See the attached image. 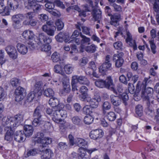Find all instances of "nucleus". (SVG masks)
Wrapping results in <instances>:
<instances>
[{"label": "nucleus", "mask_w": 159, "mask_h": 159, "mask_svg": "<svg viewBox=\"0 0 159 159\" xmlns=\"http://www.w3.org/2000/svg\"><path fill=\"white\" fill-rule=\"evenodd\" d=\"M24 131L22 132L26 137L31 136L33 132V128L30 125H25L24 127Z\"/></svg>", "instance_id": "21"}, {"label": "nucleus", "mask_w": 159, "mask_h": 159, "mask_svg": "<svg viewBox=\"0 0 159 159\" xmlns=\"http://www.w3.org/2000/svg\"><path fill=\"white\" fill-rule=\"evenodd\" d=\"M73 123L78 125H80L82 124V121L81 118L78 116H75L71 119Z\"/></svg>", "instance_id": "39"}, {"label": "nucleus", "mask_w": 159, "mask_h": 159, "mask_svg": "<svg viewBox=\"0 0 159 159\" xmlns=\"http://www.w3.org/2000/svg\"><path fill=\"white\" fill-rule=\"evenodd\" d=\"M91 107L88 106H85L83 108V112L85 114L90 115L92 112Z\"/></svg>", "instance_id": "49"}, {"label": "nucleus", "mask_w": 159, "mask_h": 159, "mask_svg": "<svg viewBox=\"0 0 159 159\" xmlns=\"http://www.w3.org/2000/svg\"><path fill=\"white\" fill-rule=\"evenodd\" d=\"M58 109L59 108L57 107L53 108V116L52 118V120L55 122H59V120L61 118V114Z\"/></svg>", "instance_id": "23"}, {"label": "nucleus", "mask_w": 159, "mask_h": 159, "mask_svg": "<svg viewBox=\"0 0 159 159\" xmlns=\"http://www.w3.org/2000/svg\"><path fill=\"white\" fill-rule=\"evenodd\" d=\"M154 40L153 39L149 41V44L150 45L151 48L152 52L153 54H155L156 52V47L154 43Z\"/></svg>", "instance_id": "57"}, {"label": "nucleus", "mask_w": 159, "mask_h": 159, "mask_svg": "<svg viewBox=\"0 0 159 159\" xmlns=\"http://www.w3.org/2000/svg\"><path fill=\"white\" fill-rule=\"evenodd\" d=\"M110 24L115 27L119 25V22L121 20L120 15L119 14H115L111 16Z\"/></svg>", "instance_id": "15"}, {"label": "nucleus", "mask_w": 159, "mask_h": 159, "mask_svg": "<svg viewBox=\"0 0 159 159\" xmlns=\"http://www.w3.org/2000/svg\"><path fill=\"white\" fill-rule=\"evenodd\" d=\"M39 42L37 44L42 51H49L51 47L49 44L52 42L51 38L47 36L43 33H41L39 36Z\"/></svg>", "instance_id": "3"}, {"label": "nucleus", "mask_w": 159, "mask_h": 159, "mask_svg": "<svg viewBox=\"0 0 159 159\" xmlns=\"http://www.w3.org/2000/svg\"><path fill=\"white\" fill-rule=\"evenodd\" d=\"M65 72L68 74L72 73L73 67L71 64H67L65 65L64 67Z\"/></svg>", "instance_id": "45"}, {"label": "nucleus", "mask_w": 159, "mask_h": 159, "mask_svg": "<svg viewBox=\"0 0 159 159\" xmlns=\"http://www.w3.org/2000/svg\"><path fill=\"white\" fill-rule=\"evenodd\" d=\"M107 61L103 63L99 67V72L102 74L104 73L108 70L110 69L111 67V64L109 60H106Z\"/></svg>", "instance_id": "17"}, {"label": "nucleus", "mask_w": 159, "mask_h": 159, "mask_svg": "<svg viewBox=\"0 0 159 159\" xmlns=\"http://www.w3.org/2000/svg\"><path fill=\"white\" fill-rule=\"evenodd\" d=\"M7 4L11 9L14 10L18 7V4L15 0H8Z\"/></svg>", "instance_id": "31"}, {"label": "nucleus", "mask_w": 159, "mask_h": 159, "mask_svg": "<svg viewBox=\"0 0 159 159\" xmlns=\"http://www.w3.org/2000/svg\"><path fill=\"white\" fill-rule=\"evenodd\" d=\"M101 101V98L98 93H95L93 98H87V102L89 103L90 106L93 108H96Z\"/></svg>", "instance_id": "7"}, {"label": "nucleus", "mask_w": 159, "mask_h": 159, "mask_svg": "<svg viewBox=\"0 0 159 159\" xmlns=\"http://www.w3.org/2000/svg\"><path fill=\"white\" fill-rule=\"evenodd\" d=\"M44 95L48 97H53L54 95V92L51 88H48L45 90L43 93Z\"/></svg>", "instance_id": "40"}, {"label": "nucleus", "mask_w": 159, "mask_h": 159, "mask_svg": "<svg viewBox=\"0 0 159 159\" xmlns=\"http://www.w3.org/2000/svg\"><path fill=\"white\" fill-rule=\"evenodd\" d=\"M124 56V53L122 52H118L115 54L113 56V60H123L122 57Z\"/></svg>", "instance_id": "56"}, {"label": "nucleus", "mask_w": 159, "mask_h": 159, "mask_svg": "<svg viewBox=\"0 0 159 159\" xmlns=\"http://www.w3.org/2000/svg\"><path fill=\"white\" fill-rule=\"evenodd\" d=\"M111 107V105L109 102L107 101L104 102L102 105V114L103 115H105L107 111L109 110Z\"/></svg>", "instance_id": "28"}, {"label": "nucleus", "mask_w": 159, "mask_h": 159, "mask_svg": "<svg viewBox=\"0 0 159 159\" xmlns=\"http://www.w3.org/2000/svg\"><path fill=\"white\" fill-rule=\"evenodd\" d=\"M63 85V90L65 93H69L71 91L70 84H66Z\"/></svg>", "instance_id": "60"}, {"label": "nucleus", "mask_w": 159, "mask_h": 159, "mask_svg": "<svg viewBox=\"0 0 159 159\" xmlns=\"http://www.w3.org/2000/svg\"><path fill=\"white\" fill-rule=\"evenodd\" d=\"M140 85L141 83L139 81L136 86V91L134 93V98L135 100H136L135 99V98L137 97H139V92L141 89V88L140 86Z\"/></svg>", "instance_id": "44"}, {"label": "nucleus", "mask_w": 159, "mask_h": 159, "mask_svg": "<svg viewBox=\"0 0 159 159\" xmlns=\"http://www.w3.org/2000/svg\"><path fill=\"white\" fill-rule=\"evenodd\" d=\"M136 114L139 116H141L143 115V107L140 104L137 105L135 108Z\"/></svg>", "instance_id": "36"}, {"label": "nucleus", "mask_w": 159, "mask_h": 159, "mask_svg": "<svg viewBox=\"0 0 159 159\" xmlns=\"http://www.w3.org/2000/svg\"><path fill=\"white\" fill-rule=\"evenodd\" d=\"M24 17L23 15L19 14L13 16L11 19L15 23L18 24L20 21L24 19Z\"/></svg>", "instance_id": "29"}, {"label": "nucleus", "mask_w": 159, "mask_h": 159, "mask_svg": "<svg viewBox=\"0 0 159 159\" xmlns=\"http://www.w3.org/2000/svg\"><path fill=\"white\" fill-rule=\"evenodd\" d=\"M119 96L121 101L122 100L124 105L125 106L127 105H128L127 102L129 100L128 95L126 93H123L122 94H120Z\"/></svg>", "instance_id": "32"}, {"label": "nucleus", "mask_w": 159, "mask_h": 159, "mask_svg": "<svg viewBox=\"0 0 159 159\" xmlns=\"http://www.w3.org/2000/svg\"><path fill=\"white\" fill-rule=\"evenodd\" d=\"M103 134V133L101 129H96L91 131L89 136L91 139H93L97 140L102 138Z\"/></svg>", "instance_id": "10"}, {"label": "nucleus", "mask_w": 159, "mask_h": 159, "mask_svg": "<svg viewBox=\"0 0 159 159\" xmlns=\"http://www.w3.org/2000/svg\"><path fill=\"white\" fill-rule=\"evenodd\" d=\"M105 81L101 79H98L96 80L95 82V85L98 87L103 88L105 87Z\"/></svg>", "instance_id": "46"}, {"label": "nucleus", "mask_w": 159, "mask_h": 159, "mask_svg": "<svg viewBox=\"0 0 159 159\" xmlns=\"http://www.w3.org/2000/svg\"><path fill=\"white\" fill-rule=\"evenodd\" d=\"M81 27L82 29V32L84 34L90 35V29L87 27L82 26V25L81 24Z\"/></svg>", "instance_id": "61"}, {"label": "nucleus", "mask_w": 159, "mask_h": 159, "mask_svg": "<svg viewBox=\"0 0 159 159\" xmlns=\"http://www.w3.org/2000/svg\"><path fill=\"white\" fill-rule=\"evenodd\" d=\"M20 80L16 78L12 79L11 80V84L13 87H16L20 84Z\"/></svg>", "instance_id": "48"}, {"label": "nucleus", "mask_w": 159, "mask_h": 159, "mask_svg": "<svg viewBox=\"0 0 159 159\" xmlns=\"http://www.w3.org/2000/svg\"><path fill=\"white\" fill-rule=\"evenodd\" d=\"M25 135L21 131H17L14 134V139L16 141L20 143L23 142L25 139Z\"/></svg>", "instance_id": "18"}, {"label": "nucleus", "mask_w": 159, "mask_h": 159, "mask_svg": "<svg viewBox=\"0 0 159 159\" xmlns=\"http://www.w3.org/2000/svg\"><path fill=\"white\" fill-rule=\"evenodd\" d=\"M16 47L18 51L22 54H25L28 52V49L27 47L23 44L17 43Z\"/></svg>", "instance_id": "24"}, {"label": "nucleus", "mask_w": 159, "mask_h": 159, "mask_svg": "<svg viewBox=\"0 0 159 159\" xmlns=\"http://www.w3.org/2000/svg\"><path fill=\"white\" fill-rule=\"evenodd\" d=\"M5 50L11 58L15 59L17 58V52L14 46L11 45H8L5 48Z\"/></svg>", "instance_id": "8"}, {"label": "nucleus", "mask_w": 159, "mask_h": 159, "mask_svg": "<svg viewBox=\"0 0 159 159\" xmlns=\"http://www.w3.org/2000/svg\"><path fill=\"white\" fill-rule=\"evenodd\" d=\"M42 113L41 107L39 106H38L34 110L33 114L34 119L32 124L33 126L36 127L44 124L45 122L42 119Z\"/></svg>", "instance_id": "4"}, {"label": "nucleus", "mask_w": 159, "mask_h": 159, "mask_svg": "<svg viewBox=\"0 0 159 159\" xmlns=\"http://www.w3.org/2000/svg\"><path fill=\"white\" fill-rule=\"evenodd\" d=\"M33 11L31 12H29L25 14V16L27 19V20H30L34 19L35 16V14Z\"/></svg>", "instance_id": "53"}, {"label": "nucleus", "mask_w": 159, "mask_h": 159, "mask_svg": "<svg viewBox=\"0 0 159 159\" xmlns=\"http://www.w3.org/2000/svg\"><path fill=\"white\" fill-rule=\"evenodd\" d=\"M44 134L43 133H37L34 141L36 143H40L39 147V152H38V153H39L41 155V159H49L47 155L45 154V152L44 148L48 144L51 143L52 140L50 138L44 137Z\"/></svg>", "instance_id": "2"}, {"label": "nucleus", "mask_w": 159, "mask_h": 159, "mask_svg": "<svg viewBox=\"0 0 159 159\" xmlns=\"http://www.w3.org/2000/svg\"><path fill=\"white\" fill-rule=\"evenodd\" d=\"M29 42L28 43V45L29 47L31 50L34 49L36 46V42H35L33 40V41H29Z\"/></svg>", "instance_id": "64"}, {"label": "nucleus", "mask_w": 159, "mask_h": 159, "mask_svg": "<svg viewBox=\"0 0 159 159\" xmlns=\"http://www.w3.org/2000/svg\"><path fill=\"white\" fill-rule=\"evenodd\" d=\"M143 90L145 91L146 93L148 94L150 98H152L153 93V90L152 88L151 87H148Z\"/></svg>", "instance_id": "59"}, {"label": "nucleus", "mask_w": 159, "mask_h": 159, "mask_svg": "<svg viewBox=\"0 0 159 159\" xmlns=\"http://www.w3.org/2000/svg\"><path fill=\"white\" fill-rule=\"evenodd\" d=\"M97 47L94 44L86 47L85 48V51L93 53L96 51Z\"/></svg>", "instance_id": "35"}, {"label": "nucleus", "mask_w": 159, "mask_h": 159, "mask_svg": "<svg viewBox=\"0 0 159 159\" xmlns=\"http://www.w3.org/2000/svg\"><path fill=\"white\" fill-rule=\"evenodd\" d=\"M43 86V83L42 81H40L36 82L34 87V91L35 93H38L41 90Z\"/></svg>", "instance_id": "37"}, {"label": "nucleus", "mask_w": 159, "mask_h": 159, "mask_svg": "<svg viewBox=\"0 0 159 159\" xmlns=\"http://www.w3.org/2000/svg\"><path fill=\"white\" fill-rule=\"evenodd\" d=\"M71 84L72 87V91L73 92L77 91L78 90L77 83L72 78L71 80Z\"/></svg>", "instance_id": "52"}, {"label": "nucleus", "mask_w": 159, "mask_h": 159, "mask_svg": "<svg viewBox=\"0 0 159 159\" xmlns=\"http://www.w3.org/2000/svg\"><path fill=\"white\" fill-rule=\"evenodd\" d=\"M114 48L117 50L121 49L122 47V43L121 41H117L113 43Z\"/></svg>", "instance_id": "58"}, {"label": "nucleus", "mask_w": 159, "mask_h": 159, "mask_svg": "<svg viewBox=\"0 0 159 159\" xmlns=\"http://www.w3.org/2000/svg\"><path fill=\"white\" fill-rule=\"evenodd\" d=\"M12 122V121L11 120V118L9 119L7 117H4L2 120V124L3 125L6 126L5 127H9V128L13 129L14 128L12 127V124L11 123Z\"/></svg>", "instance_id": "27"}, {"label": "nucleus", "mask_w": 159, "mask_h": 159, "mask_svg": "<svg viewBox=\"0 0 159 159\" xmlns=\"http://www.w3.org/2000/svg\"><path fill=\"white\" fill-rule=\"evenodd\" d=\"M43 31L45 32L48 35L53 36L54 34L55 30L52 27L48 26L47 25H43L42 28Z\"/></svg>", "instance_id": "25"}, {"label": "nucleus", "mask_w": 159, "mask_h": 159, "mask_svg": "<svg viewBox=\"0 0 159 159\" xmlns=\"http://www.w3.org/2000/svg\"><path fill=\"white\" fill-rule=\"evenodd\" d=\"M127 37L125 39L126 43H128L129 45L134 48V49L137 48L136 43L134 40H133L132 36L129 32H126Z\"/></svg>", "instance_id": "20"}, {"label": "nucleus", "mask_w": 159, "mask_h": 159, "mask_svg": "<svg viewBox=\"0 0 159 159\" xmlns=\"http://www.w3.org/2000/svg\"><path fill=\"white\" fill-rule=\"evenodd\" d=\"M44 134L43 133H37L34 141L36 143H40L39 147V152H38V153H39L41 155V159H49L47 155L45 154V152L44 148L48 144L51 143L52 140L50 138L44 137Z\"/></svg>", "instance_id": "1"}, {"label": "nucleus", "mask_w": 159, "mask_h": 159, "mask_svg": "<svg viewBox=\"0 0 159 159\" xmlns=\"http://www.w3.org/2000/svg\"><path fill=\"white\" fill-rule=\"evenodd\" d=\"M35 93L34 91L31 92L29 93L27 97L26 102H32L35 97Z\"/></svg>", "instance_id": "51"}, {"label": "nucleus", "mask_w": 159, "mask_h": 159, "mask_svg": "<svg viewBox=\"0 0 159 159\" xmlns=\"http://www.w3.org/2000/svg\"><path fill=\"white\" fill-rule=\"evenodd\" d=\"M55 24L57 27L58 30H61L63 28L64 24L62 21L60 19H58L55 22Z\"/></svg>", "instance_id": "47"}, {"label": "nucleus", "mask_w": 159, "mask_h": 159, "mask_svg": "<svg viewBox=\"0 0 159 159\" xmlns=\"http://www.w3.org/2000/svg\"><path fill=\"white\" fill-rule=\"evenodd\" d=\"M80 37L82 38L81 43L82 44L89 43L90 40L89 38L87 37L86 36L83 35L82 33H80Z\"/></svg>", "instance_id": "55"}, {"label": "nucleus", "mask_w": 159, "mask_h": 159, "mask_svg": "<svg viewBox=\"0 0 159 159\" xmlns=\"http://www.w3.org/2000/svg\"><path fill=\"white\" fill-rule=\"evenodd\" d=\"M27 2L25 4V8L33 11L35 13H38L42 9V6L37 3L41 2L43 0H27Z\"/></svg>", "instance_id": "5"}, {"label": "nucleus", "mask_w": 159, "mask_h": 159, "mask_svg": "<svg viewBox=\"0 0 159 159\" xmlns=\"http://www.w3.org/2000/svg\"><path fill=\"white\" fill-rule=\"evenodd\" d=\"M68 148V145L66 142H60L58 144V148L62 151L66 150Z\"/></svg>", "instance_id": "34"}, {"label": "nucleus", "mask_w": 159, "mask_h": 159, "mask_svg": "<svg viewBox=\"0 0 159 159\" xmlns=\"http://www.w3.org/2000/svg\"><path fill=\"white\" fill-rule=\"evenodd\" d=\"M110 99L111 103L115 106L117 107L120 105L121 101L119 95H115L111 94L110 96Z\"/></svg>", "instance_id": "19"}, {"label": "nucleus", "mask_w": 159, "mask_h": 159, "mask_svg": "<svg viewBox=\"0 0 159 159\" xmlns=\"http://www.w3.org/2000/svg\"><path fill=\"white\" fill-rule=\"evenodd\" d=\"M93 118L91 115H89L86 116L84 118V122L86 124L89 125L93 121Z\"/></svg>", "instance_id": "42"}, {"label": "nucleus", "mask_w": 159, "mask_h": 159, "mask_svg": "<svg viewBox=\"0 0 159 159\" xmlns=\"http://www.w3.org/2000/svg\"><path fill=\"white\" fill-rule=\"evenodd\" d=\"M15 101L19 102L22 101L26 96L25 90L23 88L19 86L15 90Z\"/></svg>", "instance_id": "6"}, {"label": "nucleus", "mask_w": 159, "mask_h": 159, "mask_svg": "<svg viewBox=\"0 0 159 159\" xmlns=\"http://www.w3.org/2000/svg\"><path fill=\"white\" fill-rule=\"evenodd\" d=\"M22 37L26 40L29 41H34L35 42V38L36 37L34 32L29 30L24 31L22 34Z\"/></svg>", "instance_id": "11"}, {"label": "nucleus", "mask_w": 159, "mask_h": 159, "mask_svg": "<svg viewBox=\"0 0 159 159\" xmlns=\"http://www.w3.org/2000/svg\"><path fill=\"white\" fill-rule=\"evenodd\" d=\"M56 40L59 42H62L64 41L67 43L69 41V36L67 33L65 32H61L55 36Z\"/></svg>", "instance_id": "12"}, {"label": "nucleus", "mask_w": 159, "mask_h": 159, "mask_svg": "<svg viewBox=\"0 0 159 159\" xmlns=\"http://www.w3.org/2000/svg\"><path fill=\"white\" fill-rule=\"evenodd\" d=\"M54 4L52 3L48 2L45 4V10L49 11L52 9H53L54 8Z\"/></svg>", "instance_id": "54"}, {"label": "nucleus", "mask_w": 159, "mask_h": 159, "mask_svg": "<svg viewBox=\"0 0 159 159\" xmlns=\"http://www.w3.org/2000/svg\"><path fill=\"white\" fill-rule=\"evenodd\" d=\"M107 119L110 121H113L116 118V116L115 113L113 111L108 112L106 115Z\"/></svg>", "instance_id": "41"}, {"label": "nucleus", "mask_w": 159, "mask_h": 159, "mask_svg": "<svg viewBox=\"0 0 159 159\" xmlns=\"http://www.w3.org/2000/svg\"><path fill=\"white\" fill-rule=\"evenodd\" d=\"M10 12L8 7H6L3 3H0V14L2 13L3 15H8Z\"/></svg>", "instance_id": "30"}, {"label": "nucleus", "mask_w": 159, "mask_h": 159, "mask_svg": "<svg viewBox=\"0 0 159 159\" xmlns=\"http://www.w3.org/2000/svg\"><path fill=\"white\" fill-rule=\"evenodd\" d=\"M104 81L105 82L104 87L105 88L109 89L110 87L113 84L112 80L111 77L109 76L107 77L106 80Z\"/></svg>", "instance_id": "43"}, {"label": "nucleus", "mask_w": 159, "mask_h": 159, "mask_svg": "<svg viewBox=\"0 0 159 159\" xmlns=\"http://www.w3.org/2000/svg\"><path fill=\"white\" fill-rule=\"evenodd\" d=\"M51 58L52 60H60L61 58L60 54L57 52H55L52 54Z\"/></svg>", "instance_id": "62"}, {"label": "nucleus", "mask_w": 159, "mask_h": 159, "mask_svg": "<svg viewBox=\"0 0 159 159\" xmlns=\"http://www.w3.org/2000/svg\"><path fill=\"white\" fill-rule=\"evenodd\" d=\"M81 24L80 23H78L77 24L75 25L76 28L78 30H75L73 32L72 35L70 37L71 39H73L76 38L80 35V33H82L80 32V27Z\"/></svg>", "instance_id": "26"}, {"label": "nucleus", "mask_w": 159, "mask_h": 159, "mask_svg": "<svg viewBox=\"0 0 159 159\" xmlns=\"http://www.w3.org/2000/svg\"><path fill=\"white\" fill-rule=\"evenodd\" d=\"M5 130L7 131V132L5 135L4 139L7 141H11L12 140L13 134L14 133V129H12L9 127H5Z\"/></svg>", "instance_id": "14"}, {"label": "nucleus", "mask_w": 159, "mask_h": 159, "mask_svg": "<svg viewBox=\"0 0 159 159\" xmlns=\"http://www.w3.org/2000/svg\"><path fill=\"white\" fill-rule=\"evenodd\" d=\"M27 151L26 154L27 157L30 156H35L38 153V152L39 151V149H38L36 148H34L27 150Z\"/></svg>", "instance_id": "50"}, {"label": "nucleus", "mask_w": 159, "mask_h": 159, "mask_svg": "<svg viewBox=\"0 0 159 159\" xmlns=\"http://www.w3.org/2000/svg\"><path fill=\"white\" fill-rule=\"evenodd\" d=\"M101 13V11L97 8L93 9L92 11L93 18L95 21H98L97 22L99 23H100L102 18Z\"/></svg>", "instance_id": "16"}, {"label": "nucleus", "mask_w": 159, "mask_h": 159, "mask_svg": "<svg viewBox=\"0 0 159 159\" xmlns=\"http://www.w3.org/2000/svg\"><path fill=\"white\" fill-rule=\"evenodd\" d=\"M37 23V20L34 19L30 20H25L23 22V24L24 25H30L32 26H35Z\"/></svg>", "instance_id": "38"}, {"label": "nucleus", "mask_w": 159, "mask_h": 159, "mask_svg": "<svg viewBox=\"0 0 159 159\" xmlns=\"http://www.w3.org/2000/svg\"><path fill=\"white\" fill-rule=\"evenodd\" d=\"M49 104L53 107H59L62 104L60 103L58 100L55 97H52L50 98L48 102Z\"/></svg>", "instance_id": "22"}, {"label": "nucleus", "mask_w": 159, "mask_h": 159, "mask_svg": "<svg viewBox=\"0 0 159 159\" xmlns=\"http://www.w3.org/2000/svg\"><path fill=\"white\" fill-rule=\"evenodd\" d=\"M72 78L78 83L85 84L87 85H89L90 82L88 79L84 76L75 75L72 76Z\"/></svg>", "instance_id": "13"}, {"label": "nucleus", "mask_w": 159, "mask_h": 159, "mask_svg": "<svg viewBox=\"0 0 159 159\" xmlns=\"http://www.w3.org/2000/svg\"><path fill=\"white\" fill-rule=\"evenodd\" d=\"M141 97L144 100L147 101V103L148 106H149L150 104V97L148 96V94L146 93L145 91L143 89L140 95Z\"/></svg>", "instance_id": "33"}, {"label": "nucleus", "mask_w": 159, "mask_h": 159, "mask_svg": "<svg viewBox=\"0 0 159 159\" xmlns=\"http://www.w3.org/2000/svg\"><path fill=\"white\" fill-rule=\"evenodd\" d=\"M23 120V116L20 114H18L15 115L13 117L11 118V120L12 122L11 123L12 124L14 128L18 126Z\"/></svg>", "instance_id": "9"}, {"label": "nucleus", "mask_w": 159, "mask_h": 159, "mask_svg": "<svg viewBox=\"0 0 159 159\" xmlns=\"http://www.w3.org/2000/svg\"><path fill=\"white\" fill-rule=\"evenodd\" d=\"M63 107L64 106L63 105H62L61 107H58V108H59V109L58 110H59V112L61 114V118L65 117H66V112L62 109Z\"/></svg>", "instance_id": "63"}]
</instances>
